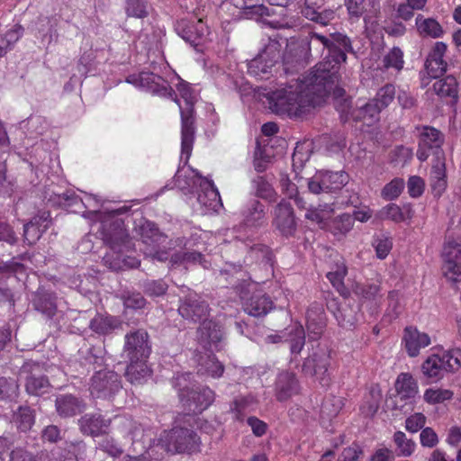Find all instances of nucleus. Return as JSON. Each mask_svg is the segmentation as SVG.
<instances>
[{"label":"nucleus","instance_id":"nucleus-16","mask_svg":"<svg viewBox=\"0 0 461 461\" xmlns=\"http://www.w3.org/2000/svg\"><path fill=\"white\" fill-rule=\"evenodd\" d=\"M126 81L152 94L170 97L176 95L168 82L152 72L143 71L138 75H130Z\"/></svg>","mask_w":461,"mask_h":461},{"label":"nucleus","instance_id":"nucleus-57","mask_svg":"<svg viewBox=\"0 0 461 461\" xmlns=\"http://www.w3.org/2000/svg\"><path fill=\"white\" fill-rule=\"evenodd\" d=\"M168 289V285L162 279L148 280L143 284L144 293L151 297L162 296Z\"/></svg>","mask_w":461,"mask_h":461},{"label":"nucleus","instance_id":"nucleus-15","mask_svg":"<svg viewBox=\"0 0 461 461\" xmlns=\"http://www.w3.org/2000/svg\"><path fill=\"white\" fill-rule=\"evenodd\" d=\"M123 352L129 361L148 359L151 352L148 332L140 329L127 333Z\"/></svg>","mask_w":461,"mask_h":461},{"label":"nucleus","instance_id":"nucleus-40","mask_svg":"<svg viewBox=\"0 0 461 461\" xmlns=\"http://www.w3.org/2000/svg\"><path fill=\"white\" fill-rule=\"evenodd\" d=\"M236 5H240V8L246 10V14L251 18L262 19L265 22L264 17L271 16L274 12L264 5L253 4V2H258L259 0H233Z\"/></svg>","mask_w":461,"mask_h":461},{"label":"nucleus","instance_id":"nucleus-35","mask_svg":"<svg viewBox=\"0 0 461 461\" xmlns=\"http://www.w3.org/2000/svg\"><path fill=\"white\" fill-rule=\"evenodd\" d=\"M13 420L21 432L29 431L35 423V411L27 405H21L14 411Z\"/></svg>","mask_w":461,"mask_h":461},{"label":"nucleus","instance_id":"nucleus-26","mask_svg":"<svg viewBox=\"0 0 461 461\" xmlns=\"http://www.w3.org/2000/svg\"><path fill=\"white\" fill-rule=\"evenodd\" d=\"M403 341L408 355L417 357L420 350L430 344V338L427 333L420 332L416 328L407 327L404 330Z\"/></svg>","mask_w":461,"mask_h":461},{"label":"nucleus","instance_id":"nucleus-39","mask_svg":"<svg viewBox=\"0 0 461 461\" xmlns=\"http://www.w3.org/2000/svg\"><path fill=\"white\" fill-rule=\"evenodd\" d=\"M354 294L366 301H376L381 297L380 282L356 283L353 286Z\"/></svg>","mask_w":461,"mask_h":461},{"label":"nucleus","instance_id":"nucleus-64","mask_svg":"<svg viewBox=\"0 0 461 461\" xmlns=\"http://www.w3.org/2000/svg\"><path fill=\"white\" fill-rule=\"evenodd\" d=\"M364 456L363 447L357 444L353 443L348 447H345L341 454L339 456V461H361Z\"/></svg>","mask_w":461,"mask_h":461},{"label":"nucleus","instance_id":"nucleus-13","mask_svg":"<svg viewBox=\"0 0 461 461\" xmlns=\"http://www.w3.org/2000/svg\"><path fill=\"white\" fill-rule=\"evenodd\" d=\"M178 313L192 322H202L210 315L208 303L196 293H189L179 300Z\"/></svg>","mask_w":461,"mask_h":461},{"label":"nucleus","instance_id":"nucleus-9","mask_svg":"<svg viewBox=\"0 0 461 461\" xmlns=\"http://www.w3.org/2000/svg\"><path fill=\"white\" fill-rule=\"evenodd\" d=\"M122 389L120 375L108 369L95 372L90 383L89 391L94 398L111 399Z\"/></svg>","mask_w":461,"mask_h":461},{"label":"nucleus","instance_id":"nucleus-46","mask_svg":"<svg viewBox=\"0 0 461 461\" xmlns=\"http://www.w3.org/2000/svg\"><path fill=\"white\" fill-rule=\"evenodd\" d=\"M3 275V272H0ZM14 281V276H9L6 278L0 276V303L7 304L9 308H14L15 305V293L12 290L9 280Z\"/></svg>","mask_w":461,"mask_h":461},{"label":"nucleus","instance_id":"nucleus-44","mask_svg":"<svg viewBox=\"0 0 461 461\" xmlns=\"http://www.w3.org/2000/svg\"><path fill=\"white\" fill-rule=\"evenodd\" d=\"M315 309V312L312 309L307 311V329L311 333L319 337L323 330L324 321L321 308L317 305Z\"/></svg>","mask_w":461,"mask_h":461},{"label":"nucleus","instance_id":"nucleus-20","mask_svg":"<svg viewBox=\"0 0 461 461\" xmlns=\"http://www.w3.org/2000/svg\"><path fill=\"white\" fill-rule=\"evenodd\" d=\"M273 225L284 236L290 237L294 235L297 229V222L290 203L283 199L275 207Z\"/></svg>","mask_w":461,"mask_h":461},{"label":"nucleus","instance_id":"nucleus-36","mask_svg":"<svg viewBox=\"0 0 461 461\" xmlns=\"http://www.w3.org/2000/svg\"><path fill=\"white\" fill-rule=\"evenodd\" d=\"M395 389L402 400L411 399L418 393V385L408 373H402L396 379Z\"/></svg>","mask_w":461,"mask_h":461},{"label":"nucleus","instance_id":"nucleus-29","mask_svg":"<svg viewBox=\"0 0 461 461\" xmlns=\"http://www.w3.org/2000/svg\"><path fill=\"white\" fill-rule=\"evenodd\" d=\"M32 303L36 311L48 318H52L57 312L54 294L41 288L38 289L34 294Z\"/></svg>","mask_w":461,"mask_h":461},{"label":"nucleus","instance_id":"nucleus-22","mask_svg":"<svg viewBox=\"0 0 461 461\" xmlns=\"http://www.w3.org/2000/svg\"><path fill=\"white\" fill-rule=\"evenodd\" d=\"M176 32L186 42L191 45H199L200 41L208 32V28L204 25L202 19L195 23L188 19H180L175 23Z\"/></svg>","mask_w":461,"mask_h":461},{"label":"nucleus","instance_id":"nucleus-19","mask_svg":"<svg viewBox=\"0 0 461 461\" xmlns=\"http://www.w3.org/2000/svg\"><path fill=\"white\" fill-rule=\"evenodd\" d=\"M443 274L449 281L461 282V245L447 242L443 249Z\"/></svg>","mask_w":461,"mask_h":461},{"label":"nucleus","instance_id":"nucleus-4","mask_svg":"<svg viewBox=\"0 0 461 461\" xmlns=\"http://www.w3.org/2000/svg\"><path fill=\"white\" fill-rule=\"evenodd\" d=\"M189 170L194 174L190 178L184 176L181 170L178 169L175 175L176 184L181 189H185L189 186H194L199 182L200 191L197 195V201L201 206L208 211L218 212L222 207V203L218 189L212 183L203 177L198 170L189 167Z\"/></svg>","mask_w":461,"mask_h":461},{"label":"nucleus","instance_id":"nucleus-37","mask_svg":"<svg viewBox=\"0 0 461 461\" xmlns=\"http://www.w3.org/2000/svg\"><path fill=\"white\" fill-rule=\"evenodd\" d=\"M418 32L421 36L431 38H439L443 35V29L438 22L433 18H425L422 14H418L415 20Z\"/></svg>","mask_w":461,"mask_h":461},{"label":"nucleus","instance_id":"nucleus-58","mask_svg":"<svg viewBox=\"0 0 461 461\" xmlns=\"http://www.w3.org/2000/svg\"><path fill=\"white\" fill-rule=\"evenodd\" d=\"M126 13L136 18L147 17L149 14L147 2L145 0H127Z\"/></svg>","mask_w":461,"mask_h":461},{"label":"nucleus","instance_id":"nucleus-10","mask_svg":"<svg viewBox=\"0 0 461 461\" xmlns=\"http://www.w3.org/2000/svg\"><path fill=\"white\" fill-rule=\"evenodd\" d=\"M102 236L104 243L118 255L131 248V240L120 219L103 221Z\"/></svg>","mask_w":461,"mask_h":461},{"label":"nucleus","instance_id":"nucleus-23","mask_svg":"<svg viewBox=\"0 0 461 461\" xmlns=\"http://www.w3.org/2000/svg\"><path fill=\"white\" fill-rule=\"evenodd\" d=\"M447 49V44L442 41H437L432 47L424 65L426 73L429 77L438 78L446 72L447 65L443 58Z\"/></svg>","mask_w":461,"mask_h":461},{"label":"nucleus","instance_id":"nucleus-11","mask_svg":"<svg viewBox=\"0 0 461 461\" xmlns=\"http://www.w3.org/2000/svg\"><path fill=\"white\" fill-rule=\"evenodd\" d=\"M348 182V175L345 171H318L308 179V189L311 193L336 192L343 188Z\"/></svg>","mask_w":461,"mask_h":461},{"label":"nucleus","instance_id":"nucleus-2","mask_svg":"<svg viewBox=\"0 0 461 461\" xmlns=\"http://www.w3.org/2000/svg\"><path fill=\"white\" fill-rule=\"evenodd\" d=\"M308 50L312 56H324L326 61L315 66L309 75L314 73L320 66H326L330 71H337L341 63L346 62L347 52H353L350 39L340 32L329 36L312 32L308 36Z\"/></svg>","mask_w":461,"mask_h":461},{"label":"nucleus","instance_id":"nucleus-45","mask_svg":"<svg viewBox=\"0 0 461 461\" xmlns=\"http://www.w3.org/2000/svg\"><path fill=\"white\" fill-rule=\"evenodd\" d=\"M302 14L308 20L322 26L328 25L335 18V12L332 9H324L322 11H320V9H303Z\"/></svg>","mask_w":461,"mask_h":461},{"label":"nucleus","instance_id":"nucleus-53","mask_svg":"<svg viewBox=\"0 0 461 461\" xmlns=\"http://www.w3.org/2000/svg\"><path fill=\"white\" fill-rule=\"evenodd\" d=\"M376 218L381 221L391 220L395 222L402 221L404 219L401 208L395 203L387 204L379 210Z\"/></svg>","mask_w":461,"mask_h":461},{"label":"nucleus","instance_id":"nucleus-25","mask_svg":"<svg viewBox=\"0 0 461 461\" xmlns=\"http://www.w3.org/2000/svg\"><path fill=\"white\" fill-rule=\"evenodd\" d=\"M112 420L104 419L99 413H86L78 420L80 431L87 436L98 437L106 432Z\"/></svg>","mask_w":461,"mask_h":461},{"label":"nucleus","instance_id":"nucleus-60","mask_svg":"<svg viewBox=\"0 0 461 461\" xmlns=\"http://www.w3.org/2000/svg\"><path fill=\"white\" fill-rule=\"evenodd\" d=\"M354 219L348 213H343L334 220V235L344 236L351 230Z\"/></svg>","mask_w":461,"mask_h":461},{"label":"nucleus","instance_id":"nucleus-7","mask_svg":"<svg viewBox=\"0 0 461 461\" xmlns=\"http://www.w3.org/2000/svg\"><path fill=\"white\" fill-rule=\"evenodd\" d=\"M190 374H185L177 377V385L179 388V397L188 412L194 414L200 413L206 410L214 401V392L209 387H203L194 389H189L187 386L183 385L181 380L186 381V377H189Z\"/></svg>","mask_w":461,"mask_h":461},{"label":"nucleus","instance_id":"nucleus-49","mask_svg":"<svg viewBox=\"0 0 461 461\" xmlns=\"http://www.w3.org/2000/svg\"><path fill=\"white\" fill-rule=\"evenodd\" d=\"M383 109L372 99L365 104L358 107L357 110L352 112L357 119L360 120H375L377 118Z\"/></svg>","mask_w":461,"mask_h":461},{"label":"nucleus","instance_id":"nucleus-5","mask_svg":"<svg viewBox=\"0 0 461 461\" xmlns=\"http://www.w3.org/2000/svg\"><path fill=\"white\" fill-rule=\"evenodd\" d=\"M461 366V350L453 348L442 355L433 354L421 365V373L430 381H438L445 372H456Z\"/></svg>","mask_w":461,"mask_h":461},{"label":"nucleus","instance_id":"nucleus-31","mask_svg":"<svg viewBox=\"0 0 461 461\" xmlns=\"http://www.w3.org/2000/svg\"><path fill=\"white\" fill-rule=\"evenodd\" d=\"M321 68H325L327 71H329L331 74H334V83L332 84V86L329 91L327 92L326 95L324 96V99L328 96L329 94L332 93V96L334 99V106L335 108L341 113L348 114L351 113L352 108V101L351 99L346 95V91L340 86H338L336 83L338 82V71H330L329 68H326V66H321Z\"/></svg>","mask_w":461,"mask_h":461},{"label":"nucleus","instance_id":"nucleus-27","mask_svg":"<svg viewBox=\"0 0 461 461\" xmlns=\"http://www.w3.org/2000/svg\"><path fill=\"white\" fill-rule=\"evenodd\" d=\"M299 391V384L294 374L282 372L279 374L276 383V393L278 401L283 402L296 394Z\"/></svg>","mask_w":461,"mask_h":461},{"label":"nucleus","instance_id":"nucleus-38","mask_svg":"<svg viewBox=\"0 0 461 461\" xmlns=\"http://www.w3.org/2000/svg\"><path fill=\"white\" fill-rule=\"evenodd\" d=\"M125 375L131 384H140L150 375V369L147 366V359L129 361Z\"/></svg>","mask_w":461,"mask_h":461},{"label":"nucleus","instance_id":"nucleus-28","mask_svg":"<svg viewBox=\"0 0 461 461\" xmlns=\"http://www.w3.org/2000/svg\"><path fill=\"white\" fill-rule=\"evenodd\" d=\"M55 407L60 417L68 418L80 413L84 410V403L72 394H60L56 398Z\"/></svg>","mask_w":461,"mask_h":461},{"label":"nucleus","instance_id":"nucleus-24","mask_svg":"<svg viewBox=\"0 0 461 461\" xmlns=\"http://www.w3.org/2000/svg\"><path fill=\"white\" fill-rule=\"evenodd\" d=\"M241 215V228L255 230L266 223L265 205L258 200L252 199L249 201L244 206Z\"/></svg>","mask_w":461,"mask_h":461},{"label":"nucleus","instance_id":"nucleus-33","mask_svg":"<svg viewBox=\"0 0 461 461\" xmlns=\"http://www.w3.org/2000/svg\"><path fill=\"white\" fill-rule=\"evenodd\" d=\"M430 185L435 195H441L447 187L444 158L436 159L429 176Z\"/></svg>","mask_w":461,"mask_h":461},{"label":"nucleus","instance_id":"nucleus-6","mask_svg":"<svg viewBox=\"0 0 461 461\" xmlns=\"http://www.w3.org/2000/svg\"><path fill=\"white\" fill-rule=\"evenodd\" d=\"M199 443L197 434L187 428H174L160 438L161 447L172 454L196 451Z\"/></svg>","mask_w":461,"mask_h":461},{"label":"nucleus","instance_id":"nucleus-14","mask_svg":"<svg viewBox=\"0 0 461 461\" xmlns=\"http://www.w3.org/2000/svg\"><path fill=\"white\" fill-rule=\"evenodd\" d=\"M444 142L443 134L434 127L423 126L419 138L417 158L425 161L430 155V151L436 156V159L443 158L444 153L441 146Z\"/></svg>","mask_w":461,"mask_h":461},{"label":"nucleus","instance_id":"nucleus-55","mask_svg":"<svg viewBox=\"0 0 461 461\" xmlns=\"http://www.w3.org/2000/svg\"><path fill=\"white\" fill-rule=\"evenodd\" d=\"M424 401L429 404L441 403L446 400H450L453 397V393L447 389H433L429 388L424 393Z\"/></svg>","mask_w":461,"mask_h":461},{"label":"nucleus","instance_id":"nucleus-43","mask_svg":"<svg viewBox=\"0 0 461 461\" xmlns=\"http://www.w3.org/2000/svg\"><path fill=\"white\" fill-rule=\"evenodd\" d=\"M457 81L453 76H447L433 84L434 92L441 97L457 98Z\"/></svg>","mask_w":461,"mask_h":461},{"label":"nucleus","instance_id":"nucleus-48","mask_svg":"<svg viewBox=\"0 0 461 461\" xmlns=\"http://www.w3.org/2000/svg\"><path fill=\"white\" fill-rule=\"evenodd\" d=\"M348 269L347 267L341 263L340 265H337L336 269L333 271H330L327 274V278L331 283L334 288L341 294H344L346 291V287L344 285V278L347 276Z\"/></svg>","mask_w":461,"mask_h":461},{"label":"nucleus","instance_id":"nucleus-47","mask_svg":"<svg viewBox=\"0 0 461 461\" xmlns=\"http://www.w3.org/2000/svg\"><path fill=\"white\" fill-rule=\"evenodd\" d=\"M383 63L385 68H393L399 73L403 68V52L399 47H393L384 57Z\"/></svg>","mask_w":461,"mask_h":461},{"label":"nucleus","instance_id":"nucleus-12","mask_svg":"<svg viewBox=\"0 0 461 461\" xmlns=\"http://www.w3.org/2000/svg\"><path fill=\"white\" fill-rule=\"evenodd\" d=\"M21 375L24 376L25 390L28 394L40 396L47 393L50 388L48 377L43 374V367L33 361L25 362L21 367Z\"/></svg>","mask_w":461,"mask_h":461},{"label":"nucleus","instance_id":"nucleus-30","mask_svg":"<svg viewBox=\"0 0 461 461\" xmlns=\"http://www.w3.org/2000/svg\"><path fill=\"white\" fill-rule=\"evenodd\" d=\"M273 307L270 297L265 294H255L244 303V311L254 317L266 315Z\"/></svg>","mask_w":461,"mask_h":461},{"label":"nucleus","instance_id":"nucleus-62","mask_svg":"<svg viewBox=\"0 0 461 461\" xmlns=\"http://www.w3.org/2000/svg\"><path fill=\"white\" fill-rule=\"evenodd\" d=\"M373 246L375 249L377 258L384 259L391 251L393 242L389 238L385 236H377L373 240Z\"/></svg>","mask_w":461,"mask_h":461},{"label":"nucleus","instance_id":"nucleus-8","mask_svg":"<svg viewBox=\"0 0 461 461\" xmlns=\"http://www.w3.org/2000/svg\"><path fill=\"white\" fill-rule=\"evenodd\" d=\"M330 353L327 348H317L303 362V372L306 376L314 377L322 386L330 382L329 367Z\"/></svg>","mask_w":461,"mask_h":461},{"label":"nucleus","instance_id":"nucleus-61","mask_svg":"<svg viewBox=\"0 0 461 461\" xmlns=\"http://www.w3.org/2000/svg\"><path fill=\"white\" fill-rule=\"evenodd\" d=\"M380 399L381 395L379 392L371 390L369 398L361 406V411L366 416H374L379 409Z\"/></svg>","mask_w":461,"mask_h":461},{"label":"nucleus","instance_id":"nucleus-63","mask_svg":"<svg viewBox=\"0 0 461 461\" xmlns=\"http://www.w3.org/2000/svg\"><path fill=\"white\" fill-rule=\"evenodd\" d=\"M23 34V28L21 25L16 24L4 35H0L1 43L4 44L5 49L8 50L16 41H18Z\"/></svg>","mask_w":461,"mask_h":461},{"label":"nucleus","instance_id":"nucleus-42","mask_svg":"<svg viewBox=\"0 0 461 461\" xmlns=\"http://www.w3.org/2000/svg\"><path fill=\"white\" fill-rule=\"evenodd\" d=\"M393 441L398 456L409 457L415 451L416 443L414 440L408 438L405 433L401 430L394 432Z\"/></svg>","mask_w":461,"mask_h":461},{"label":"nucleus","instance_id":"nucleus-52","mask_svg":"<svg viewBox=\"0 0 461 461\" xmlns=\"http://www.w3.org/2000/svg\"><path fill=\"white\" fill-rule=\"evenodd\" d=\"M290 350L293 355H298L305 344V332L301 325H297L290 333Z\"/></svg>","mask_w":461,"mask_h":461},{"label":"nucleus","instance_id":"nucleus-59","mask_svg":"<svg viewBox=\"0 0 461 461\" xmlns=\"http://www.w3.org/2000/svg\"><path fill=\"white\" fill-rule=\"evenodd\" d=\"M403 187V180L400 178H394L384 186L381 192V195L385 200H393L401 194Z\"/></svg>","mask_w":461,"mask_h":461},{"label":"nucleus","instance_id":"nucleus-3","mask_svg":"<svg viewBox=\"0 0 461 461\" xmlns=\"http://www.w3.org/2000/svg\"><path fill=\"white\" fill-rule=\"evenodd\" d=\"M177 92L185 102V107L175 98V102L178 104L181 114V150L182 158L185 156L186 163L191 156L193 143L194 140V104L195 96L191 86L185 83L181 82L176 86Z\"/></svg>","mask_w":461,"mask_h":461},{"label":"nucleus","instance_id":"nucleus-1","mask_svg":"<svg viewBox=\"0 0 461 461\" xmlns=\"http://www.w3.org/2000/svg\"><path fill=\"white\" fill-rule=\"evenodd\" d=\"M334 74L319 67L303 80L267 94L270 109L277 114L300 116L311 108L321 105L334 83Z\"/></svg>","mask_w":461,"mask_h":461},{"label":"nucleus","instance_id":"nucleus-51","mask_svg":"<svg viewBox=\"0 0 461 461\" xmlns=\"http://www.w3.org/2000/svg\"><path fill=\"white\" fill-rule=\"evenodd\" d=\"M96 448L113 457H119L123 453L122 446L112 437H104L102 438L98 442Z\"/></svg>","mask_w":461,"mask_h":461},{"label":"nucleus","instance_id":"nucleus-56","mask_svg":"<svg viewBox=\"0 0 461 461\" xmlns=\"http://www.w3.org/2000/svg\"><path fill=\"white\" fill-rule=\"evenodd\" d=\"M121 299L125 308L139 310L143 309L146 305V299L139 292H124Z\"/></svg>","mask_w":461,"mask_h":461},{"label":"nucleus","instance_id":"nucleus-18","mask_svg":"<svg viewBox=\"0 0 461 461\" xmlns=\"http://www.w3.org/2000/svg\"><path fill=\"white\" fill-rule=\"evenodd\" d=\"M114 433L126 442L135 444L144 440L145 429L140 423L125 415L114 416L112 420Z\"/></svg>","mask_w":461,"mask_h":461},{"label":"nucleus","instance_id":"nucleus-34","mask_svg":"<svg viewBox=\"0 0 461 461\" xmlns=\"http://www.w3.org/2000/svg\"><path fill=\"white\" fill-rule=\"evenodd\" d=\"M223 372V365L213 355H207L205 357H201L197 368L198 375L219 378L222 375Z\"/></svg>","mask_w":461,"mask_h":461},{"label":"nucleus","instance_id":"nucleus-32","mask_svg":"<svg viewBox=\"0 0 461 461\" xmlns=\"http://www.w3.org/2000/svg\"><path fill=\"white\" fill-rule=\"evenodd\" d=\"M122 322L120 319L110 315H95L89 323V328L99 335L111 334L117 329H120Z\"/></svg>","mask_w":461,"mask_h":461},{"label":"nucleus","instance_id":"nucleus-21","mask_svg":"<svg viewBox=\"0 0 461 461\" xmlns=\"http://www.w3.org/2000/svg\"><path fill=\"white\" fill-rule=\"evenodd\" d=\"M199 342L210 350L220 349L224 339V333L221 325L212 320H204L197 330Z\"/></svg>","mask_w":461,"mask_h":461},{"label":"nucleus","instance_id":"nucleus-50","mask_svg":"<svg viewBox=\"0 0 461 461\" xmlns=\"http://www.w3.org/2000/svg\"><path fill=\"white\" fill-rule=\"evenodd\" d=\"M333 208L330 204L319 205L317 208H309L305 213V218L318 224H322L324 221L330 217Z\"/></svg>","mask_w":461,"mask_h":461},{"label":"nucleus","instance_id":"nucleus-54","mask_svg":"<svg viewBox=\"0 0 461 461\" xmlns=\"http://www.w3.org/2000/svg\"><path fill=\"white\" fill-rule=\"evenodd\" d=\"M395 97V86L393 84H386L381 87L375 97L373 99L382 109L386 108Z\"/></svg>","mask_w":461,"mask_h":461},{"label":"nucleus","instance_id":"nucleus-41","mask_svg":"<svg viewBox=\"0 0 461 461\" xmlns=\"http://www.w3.org/2000/svg\"><path fill=\"white\" fill-rule=\"evenodd\" d=\"M139 234L142 244L149 248H158L160 240V233L155 223L145 221L140 225Z\"/></svg>","mask_w":461,"mask_h":461},{"label":"nucleus","instance_id":"nucleus-17","mask_svg":"<svg viewBox=\"0 0 461 461\" xmlns=\"http://www.w3.org/2000/svg\"><path fill=\"white\" fill-rule=\"evenodd\" d=\"M279 58L276 45L267 46L248 63L249 75L260 79L267 78Z\"/></svg>","mask_w":461,"mask_h":461}]
</instances>
